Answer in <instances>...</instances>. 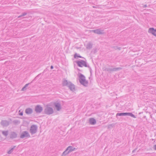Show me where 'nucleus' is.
Segmentation results:
<instances>
[{"mask_svg": "<svg viewBox=\"0 0 156 156\" xmlns=\"http://www.w3.org/2000/svg\"><path fill=\"white\" fill-rule=\"evenodd\" d=\"M79 81L80 83L84 86H87L88 85V82L86 80L84 76L80 74L79 75Z\"/></svg>", "mask_w": 156, "mask_h": 156, "instance_id": "1", "label": "nucleus"}, {"mask_svg": "<svg viewBox=\"0 0 156 156\" xmlns=\"http://www.w3.org/2000/svg\"><path fill=\"white\" fill-rule=\"evenodd\" d=\"M53 112V110L48 106H47L46 109L45 110V113L48 115L52 114Z\"/></svg>", "mask_w": 156, "mask_h": 156, "instance_id": "2", "label": "nucleus"}, {"mask_svg": "<svg viewBox=\"0 0 156 156\" xmlns=\"http://www.w3.org/2000/svg\"><path fill=\"white\" fill-rule=\"evenodd\" d=\"M76 63L78 66L80 67H87V64L84 61H77Z\"/></svg>", "mask_w": 156, "mask_h": 156, "instance_id": "3", "label": "nucleus"}, {"mask_svg": "<svg viewBox=\"0 0 156 156\" xmlns=\"http://www.w3.org/2000/svg\"><path fill=\"white\" fill-rule=\"evenodd\" d=\"M43 110L42 108L39 105L37 106L35 108V111L37 112H40Z\"/></svg>", "mask_w": 156, "mask_h": 156, "instance_id": "4", "label": "nucleus"}, {"mask_svg": "<svg viewBox=\"0 0 156 156\" xmlns=\"http://www.w3.org/2000/svg\"><path fill=\"white\" fill-rule=\"evenodd\" d=\"M149 32L150 33H152L153 35H156V30H155L153 28H150L149 30Z\"/></svg>", "mask_w": 156, "mask_h": 156, "instance_id": "5", "label": "nucleus"}, {"mask_svg": "<svg viewBox=\"0 0 156 156\" xmlns=\"http://www.w3.org/2000/svg\"><path fill=\"white\" fill-rule=\"evenodd\" d=\"M36 127L35 126H31L30 129V131L31 133H35L36 130Z\"/></svg>", "mask_w": 156, "mask_h": 156, "instance_id": "6", "label": "nucleus"}, {"mask_svg": "<svg viewBox=\"0 0 156 156\" xmlns=\"http://www.w3.org/2000/svg\"><path fill=\"white\" fill-rule=\"evenodd\" d=\"M124 114H129L131 116L133 117L134 118H135V116L132 113H119V114H119V115L120 116V115H125Z\"/></svg>", "mask_w": 156, "mask_h": 156, "instance_id": "7", "label": "nucleus"}, {"mask_svg": "<svg viewBox=\"0 0 156 156\" xmlns=\"http://www.w3.org/2000/svg\"><path fill=\"white\" fill-rule=\"evenodd\" d=\"M32 112V110L30 108H28L26 110V112L27 114H29L31 113Z\"/></svg>", "mask_w": 156, "mask_h": 156, "instance_id": "8", "label": "nucleus"}, {"mask_svg": "<svg viewBox=\"0 0 156 156\" xmlns=\"http://www.w3.org/2000/svg\"><path fill=\"white\" fill-rule=\"evenodd\" d=\"M90 122L91 124H94L96 122L95 120L93 118H91L90 119Z\"/></svg>", "mask_w": 156, "mask_h": 156, "instance_id": "9", "label": "nucleus"}, {"mask_svg": "<svg viewBox=\"0 0 156 156\" xmlns=\"http://www.w3.org/2000/svg\"><path fill=\"white\" fill-rule=\"evenodd\" d=\"M55 105L56 109L59 110L61 108L60 105L58 103H55Z\"/></svg>", "mask_w": 156, "mask_h": 156, "instance_id": "10", "label": "nucleus"}, {"mask_svg": "<svg viewBox=\"0 0 156 156\" xmlns=\"http://www.w3.org/2000/svg\"><path fill=\"white\" fill-rule=\"evenodd\" d=\"M72 147H68L67 150L65 151L63 153V154H65V153L67 152L68 151V152L69 151H71L73 150H72Z\"/></svg>", "mask_w": 156, "mask_h": 156, "instance_id": "11", "label": "nucleus"}, {"mask_svg": "<svg viewBox=\"0 0 156 156\" xmlns=\"http://www.w3.org/2000/svg\"><path fill=\"white\" fill-rule=\"evenodd\" d=\"M28 136V133L26 132H25L23 134H22L21 136V137L22 138H24L25 137Z\"/></svg>", "mask_w": 156, "mask_h": 156, "instance_id": "12", "label": "nucleus"}, {"mask_svg": "<svg viewBox=\"0 0 156 156\" xmlns=\"http://www.w3.org/2000/svg\"><path fill=\"white\" fill-rule=\"evenodd\" d=\"M2 133L5 136H6L8 134V132L7 131H3L2 132Z\"/></svg>", "mask_w": 156, "mask_h": 156, "instance_id": "13", "label": "nucleus"}, {"mask_svg": "<svg viewBox=\"0 0 156 156\" xmlns=\"http://www.w3.org/2000/svg\"><path fill=\"white\" fill-rule=\"evenodd\" d=\"M70 87L72 90H73L74 89V87L73 85H71Z\"/></svg>", "mask_w": 156, "mask_h": 156, "instance_id": "14", "label": "nucleus"}, {"mask_svg": "<svg viewBox=\"0 0 156 156\" xmlns=\"http://www.w3.org/2000/svg\"><path fill=\"white\" fill-rule=\"evenodd\" d=\"M74 57L75 58H76V57L81 58V56H78L77 54H75L74 55Z\"/></svg>", "mask_w": 156, "mask_h": 156, "instance_id": "15", "label": "nucleus"}, {"mask_svg": "<svg viewBox=\"0 0 156 156\" xmlns=\"http://www.w3.org/2000/svg\"><path fill=\"white\" fill-rule=\"evenodd\" d=\"M19 114L20 115H23V113H22V112H20V111H19Z\"/></svg>", "mask_w": 156, "mask_h": 156, "instance_id": "16", "label": "nucleus"}, {"mask_svg": "<svg viewBox=\"0 0 156 156\" xmlns=\"http://www.w3.org/2000/svg\"><path fill=\"white\" fill-rule=\"evenodd\" d=\"M154 148L156 150V145L154 146Z\"/></svg>", "mask_w": 156, "mask_h": 156, "instance_id": "17", "label": "nucleus"}, {"mask_svg": "<svg viewBox=\"0 0 156 156\" xmlns=\"http://www.w3.org/2000/svg\"><path fill=\"white\" fill-rule=\"evenodd\" d=\"M51 69H53V66H51Z\"/></svg>", "mask_w": 156, "mask_h": 156, "instance_id": "18", "label": "nucleus"}, {"mask_svg": "<svg viewBox=\"0 0 156 156\" xmlns=\"http://www.w3.org/2000/svg\"><path fill=\"white\" fill-rule=\"evenodd\" d=\"M64 82V83H65L67 82V81H65Z\"/></svg>", "mask_w": 156, "mask_h": 156, "instance_id": "19", "label": "nucleus"}, {"mask_svg": "<svg viewBox=\"0 0 156 156\" xmlns=\"http://www.w3.org/2000/svg\"><path fill=\"white\" fill-rule=\"evenodd\" d=\"M125 115H129V114H124Z\"/></svg>", "mask_w": 156, "mask_h": 156, "instance_id": "20", "label": "nucleus"}, {"mask_svg": "<svg viewBox=\"0 0 156 156\" xmlns=\"http://www.w3.org/2000/svg\"><path fill=\"white\" fill-rule=\"evenodd\" d=\"M25 87H23V89H22V90H23L24 89V88Z\"/></svg>", "mask_w": 156, "mask_h": 156, "instance_id": "21", "label": "nucleus"}]
</instances>
